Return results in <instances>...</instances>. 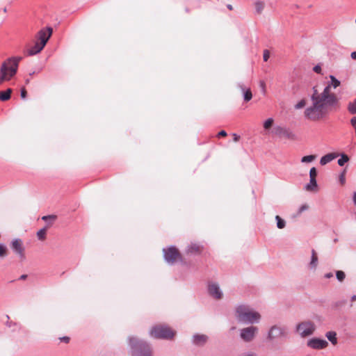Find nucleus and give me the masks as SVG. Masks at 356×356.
Segmentation results:
<instances>
[{"instance_id":"412c9836","label":"nucleus","mask_w":356,"mask_h":356,"mask_svg":"<svg viewBox=\"0 0 356 356\" xmlns=\"http://www.w3.org/2000/svg\"><path fill=\"white\" fill-rule=\"evenodd\" d=\"M347 110L351 115L356 114V99L350 101L347 105Z\"/></svg>"},{"instance_id":"20e7f679","label":"nucleus","mask_w":356,"mask_h":356,"mask_svg":"<svg viewBox=\"0 0 356 356\" xmlns=\"http://www.w3.org/2000/svg\"><path fill=\"white\" fill-rule=\"evenodd\" d=\"M51 34L52 29L50 27L41 29L37 34V41L35 44L28 49V55L34 56L40 53L46 45Z\"/></svg>"},{"instance_id":"2eb2a0df","label":"nucleus","mask_w":356,"mask_h":356,"mask_svg":"<svg viewBox=\"0 0 356 356\" xmlns=\"http://www.w3.org/2000/svg\"><path fill=\"white\" fill-rule=\"evenodd\" d=\"M339 156V154L337 153H329L322 156L320 159V164L321 165H325L327 163L331 162L334 159Z\"/></svg>"},{"instance_id":"49530a36","label":"nucleus","mask_w":356,"mask_h":356,"mask_svg":"<svg viewBox=\"0 0 356 356\" xmlns=\"http://www.w3.org/2000/svg\"><path fill=\"white\" fill-rule=\"evenodd\" d=\"M353 202H354V204H355V205L356 207V191L353 194Z\"/></svg>"},{"instance_id":"bb28decb","label":"nucleus","mask_w":356,"mask_h":356,"mask_svg":"<svg viewBox=\"0 0 356 356\" xmlns=\"http://www.w3.org/2000/svg\"><path fill=\"white\" fill-rule=\"evenodd\" d=\"M254 6H255L256 12L257 13L260 14L264 8V3L261 1H257L255 3Z\"/></svg>"},{"instance_id":"37998d69","label":"nucleus","mask_w":356,"mask_h":356,"mask_svg":"<svg viewBox=\"0 0 356 356\" xmlns=\"http://www.w3.org/2000/svg\"><path fill=\"white\" fill-rule=\"evenodd\" d=\"M218 136H227V132L224 130H222L220 131L218 134Z\"/></svg>"},{"instance_id":"39448f33","label":"nucleus","mask_w":356,"mask_h":356,"mask_svg":"<svg viewBox=\"0 0 356 356\" xmlns=\"http://www.w3.org/2000/svg\"><path fill=\"white\" fill-rule=\"evenodd\" d=\"M129 343L133 355L152 356V348L147 342L136 337H129Z\"/></svg>"},{"instance_id":"c756f323","label":"nucleus","mask_w":356,"mask_h":356,"mask_svg":"<svg viewBox=\"0 0 356 356\" xmlns=\"http://www.w3.org/2000/svg\"><path fill=\"white\" fill-rule=\"evenodd\" d=\"M336 277L339 282H343L346 277V275L343 271L337 270L336 272Z\"/></svg>"},{"instance_id":"e433bc0d","label":"nucleus","mask_w":356,"mask_h":356,"mask_svg":"<svg viewBox=\"0 0 356 356\" xmlns=\"http://www.w3.org/2000/svg\"><path fill=\"white\" fill-rule=\"evenodd\" d=\"M270 57V53L268 50L264 51L263 58L264 61H267Z\"/></svg>"},{"instance_id":"f704fd0d","label":"nucleus","mask_w":356,"mask_h":356,"mask_svg":"<svg viewBox=\"0 0 356 356\" xmlns=\"http://www.w3.org/2000/svg\"><path fill=\"white\" fill-rule=\"evenodd\" d=\"M313 70L317 74H322V69L320 65H316V66H314Z\"/></svg>"},{"instance_id":"3c124183","label":"nucleus","mask_w":356,"mask_h":356,"mask_svg":"<svg viewBox=\"0 0 356 356\" xmlns=\"http://www.w3.org/2000/svg\"><path fill=\"white\" fill-rule=\"evenodd\" d=\"M3 12H4V13H6V12H7V9H6V8H3Z\"/></svg>"},{"instance_id":"473e14b6","label":"nucleus","mask_w":356,"mask_h":356,"mask_svg":"<svg viewBox=\"0 0 356 356\" xmlns=\"http://www.w3.org/2000/svg\"><path fill=\"white\" fill-rule=\"evenodd\" d=\"M317 176V170L316 168L313 167L309 170V177L310 178H316Z\"/></svg>"},{"instance_id":"6ab92c4d","label":"nucleus","mask_w":356,"mask_h":356,"mask_svg":"<svg viewBox=\"0 0 356 356\" xmlns=\"http://www.w3.org/2000/svg\"><path fill=\"white\" fill-rule=\"evenodd\" d=\"M12 93V89L8 88L6 90L0 91V100L5 102L10 99Z\"/></svg>"},{"instance_id":"1a4fd4ad","label":"nucleus","mask_w":356,"mask_h":356,"mask_svg":"<svg viewBox=\"0 0 356 356\" xmlns=\"http://www.w3.org/2000/svg\"><path fill=\"white\" fill-rule=\"evenodd\" d=\"M240 338L243 342H252L257 337L259 332V328L256 326L250 325L243 327L239 330Z\"/></svg>"},{"instance_id":"b1692460","label":"nucleus","mask_w":356,"mask_h":356,"mask_svg":"<svg viewBox=\"0 0 356 356\" xmlns=\"http://www.w3.org/2000/svg\"><path fill=\"white\" fill-rule=\"evenodd\" d=\"M348 161H349V157L345 154H341V158L338 159L337 163L339 165L343 166Z\"/></svg>"},{"instance_id":"4c0bfd02","label":"nucleus","mask_w":356,"mask_h":356,"mask_svg":"<svg viewBox=\"0 0 356 356\" xmlns=\"http://www.w3.org/2000/svg\"><path fill=\"white\" fill-rule=\"evenodd\" d=\"M260 87L262 90V92L265 94L266 92V83L264 81H261L259 82Z\"/></svg>"},{"instance_id":"0eeeda50","label":"nucleus","mask_w":356,"mask_h":356,"mask_svg":"<svg viewBox=\"0 0 356 356\" xmlns=\"http://www.w3.org/2000/svg\"><path fill=\"white\" fill-rule=\"evenodd\" d=\"M287 335L288 331L286 327L275 325L270 327L267 334V339L270 341H273L276 339L286 337Z\"/></svg>"},{"instance_id":"aec40b11","label":"nucleus","mask_w":356,"mask_h":356,"mask_svg":"<svg viewBox=\"0 0 356 356\" xmlns=\"http://www.w3.org/2000/svg\"><path fill=\"white\" fill-rule=\"evenodd\" d=\"M317 188V181L315 178H310L309 183L305 185V188L308 191H313Z\"/></svg>"},{"instance_id":"5701e85b","label":"nucleus","mask_w":356,"mask_h":356,"mask_svg":"<svg viewBox=\"0 0 356 356\" xmlns=\"http://www.w3.org/2000/svg\"><path fill=\"white\" fill-rule=\"evenodd\" d=\"M201 247L196 244L192 243L188 247L187 252L189 253H199L200 252Z\"/></svg>"},{"instance_id":"c03bdc74","label":"nucleus","mask_w":356,"mask_h":356,"mask_svg":"<svg viewBox=\"0 0 356 356\" xmlns=\"http://www.w3.org/2000/svg\"><path fill=\"white\" fill-rule=\"evenodd\" d=\"M324 277L327 279H330L333 277V274L332 273H327L325 274Z\"/></svg>"},{"instance_id":"de8ad7c7","label":"nucleus","mask_w":356,"mask_h":356,"mask_svg":"<svg viewBox=\"0 0 356 356\" xmlns=\"http://www.w3.org/2000/svg\"><path fill=\"white\" fill-rule=\"evenodd\" d=\"M227 8L229 10H233V7L231 4H227Z\"/></svg>"},{"instance_id":"a878e982","label":"nucleus","mask_w":356,"mask_h":356,"mask_svg":"<svg viewBox=\"0 0 356 356\" xmlns=\"http://www.w3.org/2000/svg\"><path fill=\"white\" fill-rule=\"evenodd\" d=\"M275 220L277 221V227L279 229H283L285 227L286 222L284 220L281 218L279 216H275Z\"/></svg>"},{"instance_id":"79ce46f5","label":"nucleus","mask_w":356,"mask_h":356,"mask_svg":"<svg viewBox=\"0 0 356 356\" xmlns=\"http://www.w3.org/2000/svg\"><path fill=\"white\" fill-rule=\"evenodd\" d=\"M233 140L234 142H238L239 138H240V136H238L236 134H233Z\"/></svg>"},{"instance_id":"c9c22d12","label":"nucleus","mask_w":356,"mask_h":356,"mask_svg":"<svg viewBox=\"0 0 356 356\" xmlns=\"http://www.w3.org/2000/svg\"><path fill=\"white\" fill-rule=\"evenodd\" d=\"M56 219L55 216H44L42 217V220L44 221H47L48 220H54Z\"/></svg>"},{"instance_id":"f3484780","label":"nucleus","mask_w":356,"mask_h":356,"mask_svg":"<svg viewBox=\"0 0 356 356\" xmlns=\"http://www.w3.org/2000/svg\"><path fill=\"white\" fill-rule=\"evenodd\" d=\"M318 265V256L316 251L313 249L312 250V257L311 261L309 263V267L312 269H316Z\"/></svg>"},{"instance_id":"8fccbe9b","label":"nucleus","mask_w":356,"mask_h":356,"mask_svg":"<svg viewBox=\"0 0 356 356\" xmlns=\"http://www.w3.org/2000/svg\"><path fill=\"white\" fill-rule=\"evenodd\" d=\"M352 300H356V295H354L351 298Z\"/></svg>"},{"instance_id":"6e6552de","label":"nucleus","mask_w":356,"mask_h":356,"mask_svg":"<svg viewBox=\"0 0 356 356\" xmlns=\"http://www.w3.org/2000/svg\"><path fill=\"white\" fill-rule=\"evenodd\" d=\"M163 252L164 259L168 264L172 265L176 261L181 260L179 252L175 246L163 248Z\"/></svg>"},{"instance_id":"ddd939ff","label":"nucleus","mask_w":356,"mask_h":356,"mask_svg":"<svg viewBox=\"0 0 356 356\" xmlns=\"http://www.w3.org/2000/svg\"><path fill=\"white\" fill-rule=\"evenodd\" d=\"M208 292L211 297L217 300L221 299L223 296L219 284L216 282H209L208 284Z\"/></svg>"},{"instance_id":"4468645a","label":"nucleus","mask_w":356,"mask_h":356,"mask_svg":"<svg viewBox=\"0 0 356 356\" xmlns=\"http://www.w3.org/2000/svg\"><path fill=\"white\" fill-rule=\"evenodd\" d=\"M11 248L21 259H24V248H23L22 241L19 238H15L12 241Z\"/></svg>"},{"instance_id":"c85d7f7f","label":"nucleus","mask_w":356,"mask_h":356,"mask_svg":"<svg viewBox=\"0 0 356 356\" xmlns=\"http://www.w3.org/2000/svg\"><path fill=\"white\" fill-rule=\"evenodd\" d=\"M7 254V248L3 244L0 243V258L6 257Z\"/></svg>"},{"instance_id":"9b49d317","label":"nucleus","mask_w":356,"mask_h":356,"mask_svg":"<svg viewBox=\"0 0 356 356\" xmlns=\"http://www.w3.org/2000/svg\"><path fill=\"white\" fill-rule=\"evenodd\" d=\"M273 133L281 138H285L290 140H295L296 136L295 134H293L289 129L282 127H275L273 128Z\"/></svg>"},{"instance_id":"72a5a7b5","label":"nucleus","mask_w":356,"mask_h":356,"mask_svg":"<svg viewBox=\"0 0 356 356\" xmlns=\"http://www.w3.org/2000/svg\"><path fill=\"white\" fill-rule=\"evenodd\" d=\"M309 208V207L307 205V204H302L299 209H298V215H300V213H302L303 211L307 210Z\"/></svg>"},{"instance_id":"423d86ee","label":"nucleus","mask_w":356,"mask_h":356,"mask_svg":"<svg viewBox=\"0 0 356 356\" xmlns=\"http://www.w3.org/2000/svg\"><path fill=\"white\" fill-rule=\"evenodd\" d=\"M175 334V332L172 330L165 325H155L149 332L152 337L163 339H171Z\"/></svg>"},{"instance_id":"4be33fe9","label":"nucleus","mask_w":356,"mask_h":356,"mask_svg":"<svg viewBox=\"0 0 356 356\" xmlns=\"http://www.w3.org/2000/svg\"><path fill=\"white\" fill-rule=\"evenodd\" d=\"M239 86L243 92L244 100L245 102H249L252 97V94L250 89L245 90V88H243V86L240 85Z\"/></svg>"},{"instance_id":"f03ea898","label":"nucleus","mask_w":356,"mask_h":356,"mask_svg":"<svg viewBox=\"0 0 356 356\" xmlns=\"http://www.w3.org/2000/svg\"><path fill=\"white\" fill-rule=\"evenodd\" d=\"M235 316L237 321L245 324H254L260 321L261 315L246 305H239L235 308Z\"/></svg>"},{"instance_id":"a211bd4d","label":"nucleus","mask_w":356,"mask_h":356,"mask_svg":"<svg viewBox=\"0 0 356 356\" xmlns=\"http://www.w3.org/2000/svg\"><path fill=\"white\" fill-rule=\"evenodd\" d=\"M327 339L331 342L332 345H336L338 342L337 338V333L334 331H329L325 334Z\"/></svg>"},{"instance_id":"09e8293b","label":"nucleus","mask_w":356,"mask_h":356,"mask_svg":"<svg viewBox=\"0 0 356 356\" xmlns=\"http://www.w3.org/2000/svg\"><path fill=\"white\" fill-rule=\"evenodd\" d=\"M27 277L26 275H22L20 276V280H25Z\"/></svg>"},{"instance_id":"cd10ccee","label":"nucleus","mask_w":356,"mask_h":356,"mask_svg":"<svg viewBox=\"0 0 356 356\" xmlns=\"http://www.w3.org/2000/svg\"><path fill=\"white\" fill-rule=\"evenodd\" d=\"M316 158L315 155L305 156L301 159L302 163H310L312 162Z\"/></svg>"},{"instance_id":"f257e3e1","label":"nucleus","mask_w":356,"mask_h":356,"mask_svg":"<svg viewBox=\"0 0 356 356\" xmlns=\"http://www.w3.org/2000/svg\"><path fill=\"white\" fill-rule=\"evenodd\" d=\"M328 81L322 92H319L316 87L312 88L310 96L312 104L304 111V116L312 122H319L325 120L330 113L340 108V97L332 91L341 84L334 76L330 75Z\"/></svg>"},{"instance_id":"7c9ffc66","label":"nucleus","mask_w":356,"mask_h":356,"mask_svg":"<svg viewBox=\"0 0 356 356\" xmlns=\"http://www.w3.org/2000/svg\"><path fill=\"white\" fill-rule=\"evenodd\" d=\"M273 123V118H268L267 119L265 122H264V129H269L272 124Z\"/></svg>"},{"instance_id":"7ed1b4c3","label":"nucleus","mask_w":356,"mask_h":356,"mask_svg":"<svg viewBox=\"0 0 356 356\" xmlns=\"http://www.w3.org/2000/svg\"><path fill=\"white\" fill-rule=\"evenodd\" d=\"M22 59L21 56L10 57L1 64L0 67V85L5 81H10L16 74L19 63Z\"/></svg>"},{"instance_id":"2f4dec72","label":"nucleus","mask_w":356,"mask_h":356,"mask_svg":"<svg viewBox=\"0 0 356 356\" xmlns=\"http://www.w3.org/2000/svg\"><path fill=\"white\" fill-rule=\"evenodd\" d=\"M306 104V102L305 99H302L300 100V102H298L296 105H295V108L296 109H300L303 107H305Z\"/></svg>"},{"instance_id":"58836bf2","label":"nucleus","mask_w":356,"mask_h":356,"mask_svg":"<svg viewBox=\"0 0 356 356\" xmlns=\"http://www.w3.org/2000/svg\"><path fill=\"white\" fill-rule=\"evenodd\" d=\"M26 94H27V93H26V90H25V88H22V89L21 90V94H20V95H21V97H22V99H25V98H26Z\"/></svg>"},{"instance_id":"9d476101","label":"nucleus","mask_w":356,"mask_h":356,"mask_svg":"<svg viewBox=\"0 0 356 356\" xmlns=\"http://www.w3.org/2000/svg\"><path fill=\"white\" fill-rule=\"evenodd\" d=\"M315 325L310 321H303L296 325V332L302 337L312 335L315 331Z\"/></svg>"},{"instance_id":"393cba45","label":"nucleus","mask_w":356,"mask_h":356,"mask_svg":"<svg viewBox=\"0 0 356 356\" xmlns=\"http://www.w3.org/2000/svg\"><path fill=\"white\" fill-rule=\"evenodd\" d=\"M46 233H47V227H44L42 229H40L37 232V236L39 240L43 241L46 238Z\"/></svg>"},{"instance_id":"ea45409f","label":"nucleus","mask_w":356,"mask_h":356,"mask_svg":"<svg viewBox=\"0 0 356 356\" xmlns=\"http://www.w3.org/2000/svg\"><path fill=\"white\" fill-rule=\"evenodd\" d=\"M339 181L340 182L343 184L345 183V174L344 172L341 173L339 176Z\"/></svg>"},{"instance_id":"dca6fc26","label":"nucleus","mask_w":356,"mask_h":356,"mask_svg":"<svg viewBox=\"0 0 356 356\" xmlns=\"http://www.w3.org/2000/svg\"><path fill=\"white\" fill-rule=\"evenodd\" d=\"M208 339V337L204 334H195L193 337V342L195 345H203Z\"/></svg>"},{"instance_id":"a18cd8bd","label":"nucleus","mask_w":356,"mask_h":356,"mask_svg":"<svg viewBox=\"0 0 356 356\" xmlns=\"http://www.w3.org/2000/svg\"><path fill=\"white\" fill-rule=\"evenodd\" d=\"M350 56L353 59L356 60V51L352 52Z\"/></svg>"},{"instance_id":"f8f14e48","label":"nucleus","mask_w":356,"mask_h":356,"mask_svg":"<svg viewBox=\"0 0 356 356\" xmlns=\"http://www.w3.org/2000/svg\"><path fill=\"white\" fill-rule=\"evenodd\" d=\"M307 345L312 349L322 350L328 346V343L325 339L312 338L307 341Z\"/></svg>"},{"instance_id":"a19ab883","label":"nucleus","mask_w":356,"mask_h":356,"mask_svg":"<svg viewBox=\"0 0 356 356\" xmlns=\"http://www.w3.org/2000/svg\"><path fill=\"white\" fill-rule=\"evenodd\" d=\"M60 341H63L65 343H68L70 341V338L68 337H63L60 338Z\"/></svg>"}]
</instances>
